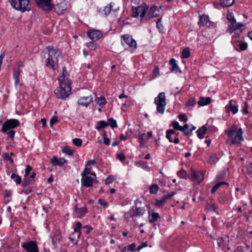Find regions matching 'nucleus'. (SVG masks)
Returning a JSON list of instances; mask_svg holds the SVG:
<instances>
[{
    "label": "nucleus",
    "mask_w": 252,
    "mask_h": 252,
    "mask_svg": "<svg viewBox=\"0 0 252 252\" xmlns=\"http://www.w3.org/2000/svg\"><path fill=\"white\" fill-rule=\"evenodd\" d=\"M159 218V215L158 213L154 212L151 214V219H150L149 221L150 222L152 223L155 221H156Z\"/></svg>",
    "instance_id": "39"
},
{
    "label": "nucleus",
    "mask_w": 252,
    "mask_h": 252,
    "mask_svg": "<svg viewBox=\"0 0 252 252\" xmlns=\"http://www.w3.org/2000/svg\"><path fill=\"white\" fill-rule=\"evenodd\" d=\"M69 238L73 244L76 245L77 244L78 239L76 237V234L74 236L71 234Z\"/></svg>",
    "instance_id": "59"
},
{
    "label": "nucleus",
    "mask_w": 252,
    "mask_h": 252,
    "mask_svg": "<svg viewBox=\"0 0 252 252\" xmlns=\"http://www.w3.org/2000/svg\"><path fill=\"white\" fill-rule=\"evenodd\" d=\"M239 47L241 51H244L248 48V44L246 42H240L239 44Z\"/></svg>",
    "instance_id": "54"
},
{
    "label": "nucleus",
    "mask_w": 252,
    "mask_h": 252,
    "mask_svg": "<svg viewBox=\"0 0 252 252\" xmlns=\"http://www.w3.org/2000/svg\"><path fill=\"white\" fill-rule=\"evenodd\" d=\"M173 195V193H171V194L170 195H164L162 197L161 199H156L154 205L158 208L161 207L166 203L167 200L169 199V198L171 197Z\"/></svg>",
    "instance_id": "23"
},
{
    "label": "nucleus",
    "mask_w": 252,
    "mask_h": 252,
    "mask_svg": "<svg viewBox=\"0 0 252 252\" xmlns=\"http://www.w3.org/2000/svg\"><path fill=\"white\" fill-rule=\"evenodd\" d=\"M197 24L199 27H206L208 28L213 29L215 27V23L210 21L209 16L205 14L199 15V19Z\"/></svg>",
    "instance_id": "7"
},
{
    "label": "nucleus",
    "mask_w": 252,
    "mask_h": 252,
    "mask_svg": "<svg viewBox=\"0 0 252 252\" xmlns=\"http://www.w3.org/2000/svg\"><path fill=\"white\" fill-rule=\"evenodd\" d=\"M111 9L112 6L111 4L108 6H106L103 9L104 14L108 15L111 12Z\"/></svg>",
    "instance_id": "58"
},
{
    "label": "nucleus",
    "mask_w": 252,
    "mask_h": 252,
    "mask_svg": "<svg viewBox=\"0 0 252 252\" xmlns=\"http://www.w3.org/2000/svg\"><path fill=\"white\" fill-rule=\"evenodd\" d=\"M159 189L158 185L154 184L149 187V191L151 194H156L157 193Z\"/></svg>",
    "instance_id": "32"
},
{
    "label": "nucleus",
    "mask_w": 252,
    "mask_h": 252,
    "mask_svg": "<svg viewBox=\"0 0 252 252\" xmlns=\"http://www.w3.org/2000/svg\"><path fill=\"white\" fill-rule=\"evenodd\" d=\"M159 15V11L155 5H153L148 9L146 12V20H150L152 19L158 17Z\"/></svg>",
    "instance_id": "13"
},
{
    "label": "nucleus",
    "mask_w": 252,
    "mask_h": 252,
    "mask_svg": "<svg viewBox=\"0 0 252 252\" xmlns=\"http://www.w3.org/2000/svg\"><path fill=\"white\" fill-rule=\"evenodd\" d=\"M136 165L142 167L143 168H147L148 167V165L147 162L144 161H139L136 162Z\"/></svg>",
    "instance_id": "51"
},
{
    "label": "nucleus",
    "mask_w": 252,
    "mask_h": 252,
    "mask_svg": "<svg viewBox=\"0 0 252 252\" xmlns=\"http://www.w3.org/2000/svg\"><path fill=\"white\" fill-rule=\"evenodd\" d=\"M32 170V167L30 165H27L25 168V176H28L30 172Z\"/></svg>",
    "instance_id": "63"
},
{
    "label": "nucleus",
    "mask_w": 252,
    "mask_h": 252,
    "mask_svg": "<svg viewBox=\"0 0 252 252\" xmlns=\"http://www.w3.org/2000/svg\"><path fill=\"white\" fill-rule=\"evenodd\" d=\"M107 123L112 128H116L118 126L116 121L113 118H109Z\"/></svg>",
    "instance_id": "41"
},
{
    "label": "nucleus",
    "mask_w": 252,
    "mask_h": 252,
    "mask_svg": "<svg viewBox=\"0 0 252 252\" xmlns=\"http://www.w3.org/2000/svg\"><path fill=\"white\" fill-rule=\"evenodd\" d=\"M243 131L241 128L238 129L237 131L235 137L232 138H230V144L234 145V144H239L241 142L244 141V138L243 137Z\"/></svg>",
    "instance_id": "16"
},
{
    "label": "nucleus",
    "mask_w": 252,
    "mask_h": 252,
    "mask_svg": "<svg viewBox=\"0 0 252 252\" xmlns=\"http://www.w3.org/2000/svg\"><path fill=\"white\" fill-rule=\"evenodd\" d=\"M173 134V129H168L166 131V138L169 140L170 142H172L171 136Z\"/></svg>",
    "instance_id": "45"
},
{
    "label": "nucleus",
    "mask_w": 252,
    "mask_h": 252,
    "mask_svg": "<svg viewBox=\"0 0 252 252\" xmlns=\"http://www.w3.org/2000/svg\"><path fill=\"white\" fill-rule=\"evenodd\" d=\"M20 125V122L17 119H10L6 121L2 125L1 131H6L7 130L13 129Z\"/></svg>",
    "instance_id": "10"
},
{
    "label": "nucleus",
    "mask_w": 252,
    "mask_h": 252,
    "mask_svg": "<svg viewBox=\"0 0 252 252\" xmlns=\"http://www.w3.org/2000/svg\"><path fill=\"white\" fill-rule=\"evenodd\" d=\"M74 212L77 218H82L88 212V211L86 206L79 208L78 205H76L74 207Z\"/></svg>",
    "instance_id": "17"
},
{
    "label": "nucleus",
    "mask_w": 252,
    "mask_h": 252,
    "mask_svg": "<svg viewBox=\"0 0 252 252\" xmlns=\"http://www.w3.org/2000/svg\"><path fill=\"white\" fill-rule=\"evenodd\" d=\"M235 0H220V3L222 7H228L232 5Z\"/></svg>",
    "instance_id": "31"
},
{
    "label": "nucleus",
    "mask_w": 252,
    "mask_h": 252,
    "mask_svg": "<svg viewBox=\"0 0 252 252\" xmlns=\"http://www.w3.org/2000/svg\"><path fill=\"white\" fill-rule=\"evenodd\" d=\"M149 5L143 2L137 7L132 6V17L140 19L145 18L146 20V12L149 8Z\"/></svg>",
    "instance_id": "3"
},
{
    "label": "nucleus",
    "mask_w": 252,
    "mask_h": 252,
    "mask_svg": "<svg viewBox=\"0 0 252 252\" xmlns=\"http://www.w3.org/2000/svg\"><path fill=\"white\" fill-rule=\"evenodd\" d=\"M50 162L53 166H62L67 164V161L63 158H58L56 156H54L50 159Z\"/></svg>",
    "instance_id": "20"
},
{
    "label": "nucleus",
    "mask_w": 252,
    "mask_h": 252,
    "mask_svg": "<svg viewBox=\"0 0 252 252\" xmlns=\"http://www.w3.org/2000/svg\"><path fill=\"white\" fill-rule=\"evenodd\" d=\"M22 70L21 69H13V78L14 80V85L16 87L19 84L20 76Z\"/></svg>",
    "instance_id": "25"
},
{
    "label": "nucleus",
    "mask_w": 252,
    "mask_h": 252,
    "mask_svg": "<svg viewBox=\"0 0 252 252\" xmlns=\"http://www.w3.org/2000/svg\"><path fill=\"white\" fill-rule=\"evenodd\" d=\"M88 36L93 41H97L102 36V32L97 30H89L87 32Z\"/></svg>",
    "instance_id": "15"
},
{
    "label": "nucleus",
    "mask_w": 252,
    "mask_h": 252,
    "mask_svg": "<svg viewBox=\"0 0 252 252\" xmlns=\"http://www.w3.org/2000/svg\"><path fill=\"white\" fill-rule=\"evenodd\" d=\"M48 51V57L45 60V65L49 68L56 70L59 65V57L61 54V51L53 46H48L46 48Z\"/></svg>",
    "instance_id": "1"
},
{
    "label": "nucleus",
    "mask_w": 252,
    "mask_h": 252,
    "mask_svg": "<svg viewBox=\"0 0 252 252\" xmlns=\"http://www.w3.org/2000/svg\"><path fill=\"white\" fill-rule=\"evenodd\" d=\"M217 209L218 207L215 204H208L205 207L207 212H216Z\"/></svg>",
    "instance_id": "35"
},
{
    "label": "nucleus",
    "mask_w": 252,
    "mask_h": 252,
    "mask_svg": "<svg viewBox=\"0 0 252 252\" xmlns=\"http://www.w3.org/2000/svg\"><path fill=\"white\" fill-rule=\"evenodd\" d=\"M178 118L180 122H186L188 121V118L185 114L179 115Z\"/></svg>",
    "instance_id": "60"
},
{
    "label": "nucleus",
    "mask_w": 252,
    "mask_h": 252,
    "mask_svg": "<svg viewBox=\"0 0 252 252\" xmlns=\"http://www.w3.org/2000/svg\"><path fill=\"white\" fill-rule=\"evenodd\" d=\"M37 6L43 10L48 12L53 7L52 0H34Z\"/></svg>",
    "instance_id": "9"
},
{
    "label": "nucleus",
    "mask_w": 252,
    "mask_h": 252,
    "mask_svg": "<svg viewBox=\"0 0 252 252\" xmlns=\"http://www.w3.org/2000/svg\"><path fill=\"white\" fill-rule=\"evenodd\" d=\"M189 128V125L187 124H185L183 126H181L179 125L178 122L174 121V129L180 130L183 132L184 135L187 132Z\"/></svg>",
    "instance_id": "26"
},
{
    "label": "nucleus",
    "mask_w": 252,
    "mask_h": 252,
    "mask_svg": "<svg viewBox=\"0 0 252 252\" xmlns=\"http://www.w3.org/2000/svg\"><path fill=\"white\" fill-rule=\"evenodd\" d=\"M24 64L21 61H18L16 62V65L13 67V69H20V67H24Z\"/></svg>",
    "instance_id": "64"
},
{
    "label": "nucleus",
    "mask_w": 252,
    "mask_h": 252,
    "mask_svg": "<svg viewBox=\"0 0 252 252\" xmlns=\"http://www.w3.org/2000/svg\"><path fill=\"white\" fill-rule=\"evenodd\" d=\"M244 105L242 108V112L243 114H247L249 113L248 104L247 101H245L243 103Z\"/></svg>",
    "instance_id": "49"
},
{
    "label": "nucleus",
    "mask_w": 252,
    "mask_h": 252,
    "mask_svg": "<svg viewBox=\"0 0 252 252\" xmlns=\"http://www.w3.org/2000/svg\"><path fill=\"white\" fill-rule=\"evenodd\" d=\"M116 157L117 159L120 160L121 161H123L126 159V156L123 153H118L117 154Z\"/></svg>",
    "instance_id": "57"
},
{
    "label": "nucleus",
    "mask_w": 252,
    "mask_h": 252,
    "mask_svg": "<svg viewBox=\"0 0 252 252\" xmlns=\"http://www.w3.org/2000/svg\"><path fill=\"white\" fill-rule=\"evenodd\" d=\"M96 178V176L94 173L91 174V176L88 175L81 176V185L86 188H89L93 186V183Z\"/></svg>",
    "instance_id": "12"
},
{
    "label": "nucleus",
    "mask_w": 252,
    "mask_h": 252,
    "mask_svg": "<svg viewBox=\"0 0 252 252\" xmlns=\"http://www.w3.org/2000/svg\"><path fill=\"white\" fill-rule=\"evenodd\" d=\"M54 94L58 98L65 99L71 94V86L60 85V87L55 90Z\"/></svg>",
    "instance_id": "5"
},
{
    "label": "nucleus",
    "mask_w": 252,
    "mask_h": 252,
    "mask_svg": "<svg viewBox=\"0 0 252 252\" xmlns=\"http://www.w3.org/2000/svg\"><path fill=\"white\" fill-rule=\"evenodd\" d=\"M8 1L13 8L22 13L32 9L30 0H8Z\"/></svg>",
    "instance_id": "2"
},
{
    "label": "nucleus",
    "mask_w": 252,
    "mask_h": 252,
    "mask_svg": "<svg viewBox=\"0 0 252 252\" xmlns=\"http://www.w3.org/2000/svg\"><path fill=\"white\" fill-rule=\"evenodd\" d=\"M219 160V158L215 154H211L208 157V161L210 164H215Z\"/></svg>",
    "instance_id": "30"
},
{
    "label": "nucleus",
    "mask_w": 252,
    "mask_h": 252,
    "mask_svg": "<svg viewBox=\"0 0 252 252\" xmlns=\"http://www.w3.org/2000/svg\"><path fill=\"white\" fill-rule=\"evenodd\" d=\"M237 127L236 125H232L229 129L225 130V133L227 135L229 138H232L234 134L237 132Z\"/></svg>",
    "instance_id": "29"
},
{
    "label": "nucleus",
    "mask_w": 252,
    "mask_h": 252,
    "mask_svg": "<svg viewBox=\"0 0 252 252\" xmlns=\"http://www.w3.org/2000/svg\"><path fill=\"white\" fill-rule=\"evenodd\" d=\"M190 175L191 179L192 181L200 183L203 180V175L198 171L191 169Z\"/></svg>",
    "instance_id": "21"
},
{
    "label": "nucleus",
    "mask_w": 252,
    "mask_h": 252,
    "mask_svg": "<svg viewBox=\"0 0 252 252\" xmlns=\"http://www.w3.org/2000/svg\"><path fill=\"white\" fill-rule=\"evenodd\" d=\"M196 103V100L195 98L194 97H191L189 99L187 104L186 106L187 107H190V106H194Z\"/></svg>",
    "instance_id": "43"
},
{
    "label": "nucleus",
    "mask_w": 252,
    "mask_h": 252,
    "mask_svg": "<svg viewBox=\"0 0 252 252\" xmlns=\"http://www.w3.org/2000/svg\"><path fill=\"white\" fill-rule=\"evenodd\" d=\"M121 44L123 46L127 45L130 52H133L137 49V42L131 35L126 34L121 36Z\"/></svg>",
    "instance_id": "4"
},
{
    "label": "nucleus",
    "mask_w": 252,
    "mask_h": 252,
    "mask_svg": "<svg viewBox=\"0 0 252 252\" xmlns=\"http://www.w3.org/2000/svg\"><path fill=\"white\" fill-rule=\"evenodd\" d=\"M53 7L55 12L59 15L63 14L66 9V5L64 2L57 4Z\"/></svg>",
    "instance_id": "22"
},
{
    "label": "nucleus",
    "mask_w": 252,
    "mask_h": 252,
    "mask_svg": "<svg viewBox=\"0 0 252 252\" xmlns=\"http://www.w3.org/2000/svg\"><path fill=\"white\" fill-rule=\"evenodd\" d=\"M146 210L142 207H132L127 212L131 218L140 217L145 213Z\"/></svg>",
    "instance_id": "14"
},
{
    "label": "nucleus",
    "mask_w": 252,
    "mask_h": 252,
    "mask_svg": "<svg viewBox=\"0 0 252 252\" xmlns=\"http://www.w3.org/2000/svg\"><path fill=\"white\" fill-rule=\"evenodd\" d=\"M225 178V173L223 172H220L216 177L215 181H219L224 179Z\"/></svg>",
    "instance_id": "48"
},
{
    "label": "nucleus",
    "mask_w": 252,
    "mask_h": 252,
    "mask_svg": "<svg viewBox=\"0 0 252 252\" xmlns=\"http://www.w3.org/2000/svg\"><path fill=\"white\" fill-rule=\"evenodd\" d=\"M62 152L65 155L71 156L73 155L74 153V150L71 149L68 146H65L63 148L62 150Z\"/></svg>",
    "instance_id": "34"
},
{
    "label": "nucleus",
    "mask_w": 252,
    "mask_h": 252,
    "mask_svg": "<svg viewBox=\"0 0 252 252\" xmlns=\"http://www.w3.org/2000/svg\"><path fill=\"white\" fill-rule=\"evenodd\" d=\"M87 46L92 50H94L97 48L96 44L94 43V42H89L86 43Z\"/></svg>",
    "instance_id": "46"
},
{
    "label": "nucleus",
    "mask_w": 252,
    "mask_h": 252,
    "mask_svg": "<svg viewBox=\"0 0 252 252\" xmlns=\"http://www.w3.org/2000/svg\"><path fill=\"white\" fill-rule=\"evenodd\" d=\"M107 126H108V124L107 123L105 122L104 121H100L97 122L95 128L97 130H100Z\"/></svg>",
    "instance_id": "37"
},
{
    "label": "nucleus",
    "mask_w": 252,
    "mask_h": 252,
    "mask_svg": "<svg viewBox=\"0 0 252 252\" xmlns=\"http://www.w3.org/2000/svg\"><path fill=\"white\" fill-rule=\"evenodd\" d=\"M235 101L233 99H230L229 103L225 107V111L227 113L232 112L233 114H236L238 111V106L235 105Z\"/></svg>",
    "instance_id": "18"
},
{
    "label": "nucleus",
    "mask_w": 252,
    "mask_h": 252,
    "mask_svg": "<svg viewBox=\"0 0 252 252\" xmlns=\"http://www.w3.org/2000/svg\"><path fill=\"white\" fill-rule=\"evenodd\" d=\"M190 50L189 48H186L183 50L182 54V58L187 59L190 56Z\"/></svg>",
    "instance_id": "40"
},
{
    "label": "nucleus",
    "mask_w": 252,
    "mask_h": 252,
    "mask_svg": "<svg viewBox=\"0 0 252 252\" xmlns=\"http://www.w3.org/2000/svg\"><path fill=\"white\" fill-rule=\"evenodd\" d=\"M75 226L73 228V232L71 235L74 236L76 234V237L79 239L81 236V229L82 227V223L80 221L74 223Z\"/></svg>",
    "instance_id": "24"
},
{
    "label": "nucleus",
    "mask_w": 252,
    "mask_h": 252,
    "mask_svg": "<svg viewBox=\"0 0 252 252\" xmlns=\"http://www.w3.org/2000/svg\"><path fill=\"white\" fill-rule=\"evenodd\" d=\"M242 27H243V25L242 23H234L232 25V30L233 31H236L237 30H239L241 29Z\"/></svg>",
    "instance_id": "50"
},
{
    "label": "nucleus",
    "mask_w": 252,
    "mask_h": 252,
    "mask_svg": "<svg viewBox=\"0 0 252 252\" xmlns=\"http://www.w3.org/2000/svg\"><path fill=\"white\" fill-rule=\"evenodd\" d=\"M96 102L100 106H104L107 103L105 98L104 96L96 97L95 99Z\"/></svg>",
    "instance_id": "38"
},
{
    "label": "nucleus",
    "mask_w": 252,
    "mask_h": 252,
    "mask_svg": "<svg viewBox=\"0 0 252 252\" xmlns=\"http://www.w3.org/2000/svg\"><path fill=\"white\" fill-rule=\"evenodd\" d=\"M22 248L27 252H39L37 242L34 241H29L22 243Z\"/></svg>",
    "instance_id": "11"
},
{
    "label": "nucleus",
    "mask_w": 252,
    "mask_h": 252,
    "mask_svg": "<svg viewBox=\"0 0 252 252\" xmlns=\"http://www.w3.org/2000/svg\"><path fill=\"white\" fill-rule=\"evenodd\" d=\"M195 129L196 127L195 126H192L191 128L188 129L186 133H185V136L187 137H189L192 134V131Z\"/></svg>",
    "instance_id": "52"
},
{
    "label": "nucleus",
    "mask_w": 252,
    "mask_h": 252,
    "mask_svg": "<svg viewBox=\"0 0 252 252\" xmlns=\"http://www.w3.org/2000/svg\"><path fill=\"white\" fill-rule=\"evenodd\" d=\"M177 174L180 178H186L187 176V173L185 170L179 171Z\"/></svg>",
    "instance_id": "56"
},
{
    "label": "nucleus",
    "mask_w": 252,
    "mask_h": 252,
    "mask_svg": "<svg viewBox=\"0 0 252 252\" xmlns=\"http://www.w3.org/2000/svg\"><path fill=\"white\" fill-rule=\"evenodd\" d=\"M91 168H88L87 166H85V168H84L83 171L82 172L81 175L85 176L88 175V174H91L90 173Z\"/></svg>",
    "instance_id": "62"
},
{
    "label": "nucleus",
    "mask_w": 252,
    "mask_h": 252,
    "mask_svg": "<svg viewBox=\"0 0 252 252\" xmlns=\"http://www.w3.org/2000/svg\"><path fill=\"white\" fill-rule=\"evenodd\" d=\"M115 178L113 176H109L105 180V184L109 185L112 183L114 180Z\"/></svg>",
    "instance_id": "55"
},
{
    "label": "nucleus",
    "mask_w": 252,
    "mask_h": 252,
    "mask_svg": "<svg viewBox=\"0 0 252 252\" xmlns=\"http://www.w3.org/2000/svg\"><path fill=\"white\" fill-rule=\"evenodd\" d=\"M93 96L91 95L88 96H82L78 99L77 103L79 105L87 107L93 101Z\"/></svg>",
    "instance_id": "19"
},
{
    "label": "nucleus",
    "mask_w": 252,
    "mask_h": 252,
    "mask_svg": "<svg viewBox=\"0 0 252 252\" xmlns=\"http://www.w3.org/2000/svg\"><path fill=\"white\" fill-rule=\"evenodd\" d=\"M211 98L210 97H204L201 96L198 104L199 106H205L210 103Z\"/></svg>",
    "instance_id": "28"
},
{
    "label": "nucleus",
    "mask_w": 252,
    "mask_h": 252,
    "mask_svg": "<svg viewBox=\"0 0 252 252\" xmlns=\"http://www.w3.org/2000/svg\"><path fill=\"white\" fill-rule=\"evenodd\" d=\"M155 103L157 105V111L160 114H163L166 105L165 94L164 92L160 93L155 98Z\"/></svg>",
    "instance_id": "6"
},
{
    "label": "nucleus",
    "mask_w": 252,
    "mask_h": 252,
    "mask_svg": "<svg viewBox=\"0 0 252 252\" xmlns=\"http://www.w3.org/2000/svg\"><path fill=\"white\" fill-rule=\"evenodd\" d=\"M3 157L5 159H6V160L9 161V162L11 164H13V162H14L13 160L9 156V155L8 153H4L3 155Z\"/></svg>",
    "instance_id": "53"
},
{
    "label": "nucleus",
    "mask_w": 252,
    "mask_h": 252,
    "mask_svg": "<svg viewBox=\"0 0 252 252\" xmlns=\"http://www.w3.org/2000/svg\"><path fill=\"white\" fill-rule=\"evenodd\" d=\"M32 180L30 179V178L28 176H24V179L22 182V186L23 187H26L29 185L31 184Z\"/></svg>",
    "instance_id": "42"
},
{
    "label": "nucleus",
    "mask_w": 252,
    "mask_h": 252,
    "mask_svg": "<svg viewBox=\"0 0 252 252\" xmlns=\"http://www.w3.org/2000/svg\"><path fill=\"white\" fill-rule=\"evenodd\" d=\"M2 132L6 133L9 137H10L11 139H13L15 134V131L13 129H10L7 130L6 131H2Z\"/></svg>",
    "instance_id": "44"
},
{
    "label": "nucleus",
    "mask_w": 252,
    "mask_h": 252,
    "mask_svg": "<svg viewBox=\"0 0 252 252\" xmlns=\"http://www.w3.org/2000/svg\"><path fill=\"white\" fill-rule=\"evenodd\" d=\"M10 178L11 179L14 180L17 185H19L22 183L21 177L18 175H16L15 173H12L11 175Z\"/></svg>",
    "instance_id": "33"
},
{
    "label": "nucleus",
    "mask_w": 252,
    "mask_h": 252,
    "mask_svg": "<svg viewBox=\"0 0 252 252\" xmlns=\"http://www.w3.org/2000/svg\"><path fill=\"white\" fill-rule=\"evenodd\" d=\"M222 185H228V183L225 182H220L217 183L214 187L212 188L211 189V193L212 194L214 193L218 189V188L220 187Z\"/></svg>",
    "instance_id": "36"
},
{
    "label": "nucleus",
    "mask_w": 252,
    "mask_h": 252,
    "mask_svg": "<svg viewBox=\"0 0 252 252\" xmlns=\"http://www.w3.org/2000/svg\"><path fill=\"white\" fill-rule=\"evenodd\" d=\"M58 122V117L54 116L52 117L50 121V125L51 127L53 126V125Z\"/></svg>",
    "instance_id": "61"
},
{
    "label": "nucleus",
    "mask_w": 252,
    "mask_h": 252,
    "mask_svg": "<svg viewBox=\"0 0 252 252\" xmlns=\"http://www.w3.org/2000/svg\"><path fill=\"white\" fill-rule=\"evenodd\" d=\"M207 131V127L205 125H203L196 132V133H197V137L200 139H203L204 137V135L206 133Z\"/></svg>",
    "instance_id": "27"
},
{
    "label": "nucleus",
    "mask_w": 252,
    "mask_h": 252,
    "mask_svg": "<svg viewBox=\"0 0 252 252\" xmlns=\"http://www.w3.org/2000/svg\"><path fill=\"white\" fill-rule=\"evenodd\" d=\"M73 144L77 147H80L82 144V140L80 138H74L72 140Z\"/></svg>",
    "instance_id": "47"
},
{
    "label": "nucleus",
    "mask_w": 252,
    "mask_h": 252,
    "mask_svg": "<svg viewBox=\"0 0 252 252\" xmlns=\"http://www.w3.org/2000/svg\"><path fill=\"white\" fill-rule=\"evenodd\" d=\"M58 81L59 84L62 86H71V81L69 78V74L65 67H63L62 74L58 77Z\"/></svg>",
    "instance_id": "8"
}]
</instances>
